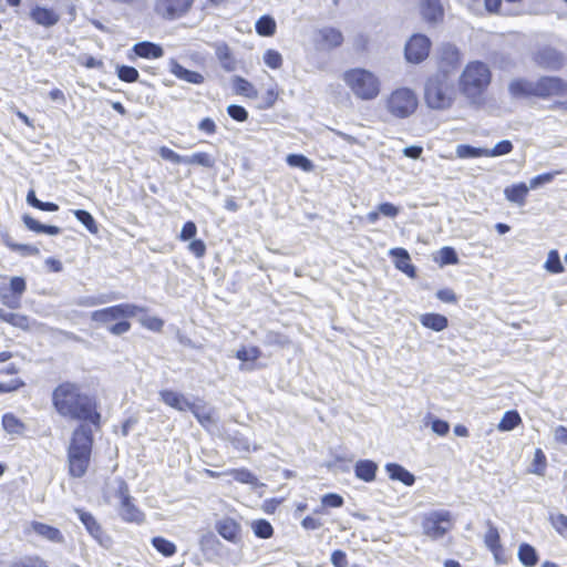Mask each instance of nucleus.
Masks as SVG:
<instances>
[{
	"label": "nucleus",
	"mask_w": 567,
	"mask_h": 567,
	"mask_svg": "<svg viewBox=\"0 0 567 567\" xmlns=\"http://www.w3.org/2000/svg\"><path fill=\"white\" fill-rule=\"evenodd\" d=\"M262 59L265 64L272 70L280 69L284 63L282 55L280 54L279 51L275 49H267L264 53Z\"/></svg>",
	"instance_id": "nucleus-53"
},
{
	"label": "nucleus",
	"mask_w": 567,
	"mask_h": 567,
	"mask_svg": "<svg viewBox=\"0 0 567 567\" xmlns=\"http://www.w3.org/2000/svg\"><path fill=\"white\" fill-rule=\"evenodd\" d=\"M547 470V457L542 449H536L528 473L544 476Z\"/></svg>",
	"instance_id": "nucleus-39"
},
{
	"label": "nucleus",
	"mask_w": 567,
	"mask_h": 567,
	"mask_svg": "<svg viewBox=\"0 0 567 567\" xmlns=\"http://www.w3.org/2000/svg\"><path fill=\"white\" fill-rule=\"evenodd\" d=\"M423 533L432 539L442 538L453 527V517L449 511H435L424 516Z\"/></svg>",
	"instance_id": "nucleus-10"
},
{
	"label": "nucleus",
	"mask_w": 567,
	"mask_h": 567,
	"mask_svg": "<svg viewBox=\"0 0 567 567\" xmlns=\"http://www.w3.org/2000/svg\"><path fill=\"white\" fill-rule=\"evenodd\" d=\"M421 14L427 22H437L442 20L444 11L440 0H422Z\"/></svg>",
	"instance_id": "nucleus-23"
},
{
	"label": "nucleus",
	"mask_w": 567,
	"mask_h": 567,
	"mask_svg": "<svg viewBox=\"0 0 567 567\" xmlns=\"http://www.w3.org/2000/svg\"><path fill=\"white\" fill-rule=\"evenodd\" d=\"M513 151V144L508 140L498 142L493 148H485V157H497L509 154Z\"/></svg>",
	"instance_id": "nucleus-56"
},
{
	"label": "nucleus",
	"mask_w": 567,
	"mask_h": 567,
	"mask_svg": "<svg viewBox=\"0 0 567 567\" xmlns=\"http://www.w3.org/2000/svg\"><path fill=\"white\" fill-rule=\"evenodd\" d=\"M30 528L40 537L43 539L53 543V544H63L64 543V536L62 532L51 525H48L42 522L32 520L30 523Z\"/></svg>",
	"instance_id": "nucleus-18"
},
{
	"label": "nucleus",
	"mask_w": 567,
	"mask_h": 567,
	"mask_svg": "<svg viewBox=\"0 0 567 567\" xmlns=\"http://www.w3.org/2000/svg\"><path fill=\"white\" fill-rule=\"evenodd\" d=\"M216 56H217L221 68L225 71H227V72L235 71L237 61H236L230 48L226 43H223L217 47Z\"/></svg>",
	"instance_id": "nucleus-33"
},
{
	"label": "nucleus",
	"mask_w": 567,
	"mask_h": 567,
	"mask_svg": "<svg viewBox=\"0 0 567 567\" xmlns=\"http://www.w3.org/2000/svg\"><path fill=\"white\" fill-rule=\"evenodd\" d=\"M514 97H535L551 101L549 110L567 114V81L558 75H543L536 81L516 79L509 83Z\"/></svg>",
	"instance_id": "nucleus-2"
},
{
	"label": "nucleus",
	"mask_w": 567,
	"mask_h": 567,
	"mask_svg": "<svg viewBox=\"0 0 567 567\" xmlns=\"http://www.w3.org/2000/svg\"><path fill=\"white\" fill-rule=\"evenodd\" d=\"M420 322L424 328L436 332L443 331L449 327V319L445 316L435 312L423 313L420 317Z\"/></svg>",
	"instance_id": "nucleus-27"
},
{
	"label": "nucleus",
	"mask_w": 567,
	"mask_h": 567,
	"mask_svg": "<svg viewBox=\"0 0 567 567\" xmlns=\"http://www.w3.org/2000/svg\"><path fill=\"white\" fill-rule=\"evenodd\" d=\"M169 72L178 80L187 82L189 84L200 85L205 82V76L197 72L184 68L178 61L171 60Z\"/></svg>",
	"instance_id": "nucleus-19"
},
{
	"label": "nucleus",
	"mask_w": 567,
	"mask_h": 567,
	"mask_svg": "<svg viewBox=\"0 0 567 567\" xmlns=\"http://www.w3.org/2000/svg\"><path fill=\"white\" fill-rule=\"evenodd\" d=\"M344 504V499L337 493H328L321 497V505L315 509V514H326L328 508H339Z\"/></svg>",
	"instance_id": "nucleus-37"
},
{
	"label": "nucleus",
	"mask_w": 567,
	"mask_h": 567,
	"mask_svg": "<svg viewBox=\"0 0 567 567\" xmlns=\"http://www.w3.org/2000/svg\"><path fill=\"white\" fill-rule=\"evenodd\" d=\"M320 43L327 49H334L343 43V35L340 30L331 27L319 30Z\"/></svg>",
	"instance_id": "nucleus-28"
},
{
	"label": "nucleus",
	"mask_w": 567,
	"mask_h": 567,
	"mask_svg": "<svg viewBox=\"0 0 567 567\" xmlns=\"http://www.w3.org/2000/svg\"><path fill=\"white\" fill-rule=\"evenodd\" d=\"M228 115L237 121V122H245L248 120V112L246 109L241 105L231 104L227 107Z\"/></svg>",
	"instance_id": "nucleus-61"
},
{
	"label": "nucleus",
	"mask_w": 567,
	"mask_h": 567,
	"mask_svg": "<svg viewBox=\"0 0 567 567\" xmlns=\"http://www.w3.org/2000/svg\"><path fill=\"white\" fill-rule=\"evenodd\" d=\"M251 528L256 537L268 539L274 536L272 525L264 518L256 519L251 523Z\"/></svg>",
	"instance_id": "nucleus-44"
},
{
	"label": "nucleus",
	"mask_w": 567,
	"mask_h": 567,
	"mask_svg": "<svg viewBox=\"0 0 567 567\" xmlns=\"http://www.w3.org/2000/svg\"><path fill=\"white\" fill-rule=\"evenodd\" d=\"M27 202L33 208L43 210V212H56L59 209L58 204L53 202H42L37 198L33 189H30L27 194Z\"/></svg>",
	"instance_id": "nucleus-47"
},
{
	"label": "nucleus",
	"mask_w": 567,
	"mask_h": 567,
	"mask_svg": "<svg viewBox=\"0 0 567 567\" xmlns=\"http://www.w3.org/2000/svg\"><path fill=\"white\" fill-rule=\"evenodd\" d=\"M225 475L231 476L236 482L240 484H251L255 485L257 483V477L250 472L248 468H230L225 471Z\"/></svg>",
	"instance_id": "nucleus-40"
},
{
	"label": "nucleus",
	"mask_w": 567,
	"mask_h": 567,
	"mask_svg": "<svg viewBox=\"0 0 567 567\" xmlns=\"http://www.w3.org/2000/svg\"><path fill=\"white\" fill-rule=\"evenodd\" d=\"M0 320L22 330L30 328V320L27 316L7 312L2 308H0Z\"/></svg>",
	"instance_id": "nucleus-36"
},
{
	"label": "nucleus",
	"mask_w": 567,
	"mask_h": 567,
	"mask_svg": "<svg viewBox=\"0 0 567 567\" xmlns=\"http://www.w3.org/2000/svg\"><path fill=\"white\" fill-rule=\"evenodd\" d=\"M73 215L75 218L84 225V227L93 235L99 233V226L94 219V217L86 210L75 209L73 210Z\"/></svg>",
	"instance_id": "nucleus-46"
},
{
	"label": "nucleus",
	"mask_w": 567,
	"mask_h": 567,
	"mask_svg": "<svg viewBox=\"0 0 567 567\" xmlns=\"http://www.w3.org/2000/svg\"><path fill=\"white\" fill-rule=\"evenodd\" d=\"M544 267L550 274L564 272V266L560 261V257L557 250H550L548 252V257Z\"/></svg>",
	"instance_id": "nucleus-54"
},
{
	"label": "nucleus",
	"mask_w": 567,
	"mask_h": 567,
	"mask_svg": "<svg viewBox=\"0 0 567 567\" xmlns=\"http://www.w3.org/2000/svg\"><path fill=\"white\" fill-rule=\"evenodd\" d=\"M492 83V71L482 61H470L457 80V90L474 106H482Z\"/></svg>",
	"instance_id": "nucleus-4"
},
{
	"label": "nucleus",
	"mask_w": 567,
	"mask_h": 567,
	"mask_svg": "<svg viewBox=\"0 0 567 567\" xmlns=\"http://www.w3.org/2000/svg\"><path fill=\"white\" fill-rule=\"evenodd\" d=\"M388 113L399 120L413 115L419 107V97L415 91L410 87H396L385 99Z\"/></svg>",
	"instance_id": "nucleus-8"
},
{
	"label": "nucleus",
	"mask_w": 567,
	"mask_h": 567,
	"mask_svg": "<svg viewBox=\"0 0 567 567\" xmlns=\"http://www.w3.org/2000/svg\"><path fill=\"white\" fill-rule=\"evenodd\" d=\"M436 297L442 301V302H445V303H452V305H455L457 303L458 301V297L456 296V293L450 289V288H444V289H440L437 292H436Z\"/></svg>",
	"instance_id": "nucleus-64"
},
{
	"label": "nucleus",
	"mask_w": 567,
	"mask_h": 567,
	"mask_svg": "<svg viewBox=\"0 0 567 567\" xmlns=\"http://www.w3.org/2000/svg\"><path fill=\"white\" fill-rule=\"evenodd\" d=\"M12 567H50L39 555H27L14 561Z\"/></svg>",
	"instance_id": "nucleus-51"
},
{
	"label": "nucleus",
	"mask_w": 567,
	"mask_h": 567,
	"mask_svg": "<svg viewBox=\"0 0 567 567\" xmlns=\"http://www.w3.org/2000/svg\"><path fill=\"white\" fill-rule=\"evenodd\" d=\"M141 324L153 332H161L164 327V320L158 317L153 316H143L140 319Z\"/></svg>",
	"instance_id": "nucleus-57"
},
{
	"label": "nucleus",
	"mask_w": 567,
	"mask_h": 567,
	"mask_svg": "<svg viewBox=\"0 0 567 567\" xmlns=\"http://www.w3.org/2000/svg\"><path fill=\"white\" fill-rule=\"evenodd\" d=\"M117 78L125 83H134L138 80L140 73L134 66L118 65L116 68Z\"/></svg>",
	"instance_id": "nucleus-52"
},
{
	"label": "nucleus",
	"mask_w": 567,
	"mask_h": 567,
	"mask_svg": "<svg viewBox=\"0 0 567 567\" xmlns=\"http://www.w3.org/2000/svg\"><path fill=\"white\" fill-rule=\"evenodd\" d=\"M234 89L238 95L248 97V99H257L258 91L256 87L246 79L241 76H236L234 79Z\"/></svg>",
	"instance_id": "nucleus-38"
},
{
	"label": "nucleus",
	"mask_w": 567,
	"mask_h": 567,
	"mask_svg": "<svg viewBox=\"0 0 567 567\" xmlns=\"http://www.w3.org/2000/svg\"><path fill=\"white\" fill-rule=\"evenodd\" d=\"M385 470L392 481L402 482L406 486H412L415 482L414 475L400 464L388 463Z\"/></svg>",
	"instance_id": "nucleus-26"
},
{
	"label": "nucleus",
	"mask_w": 567,
	"mask_h": 567,
	"mask_svg": "<svg viewBox=\"0 0 567 567\" xmlns=\"http://www.w3.org/2000/svg\"><path fill=\"white\" fill-rule=\"evenodd\" d=\"M548 520L553 528L561 536H567V515L563 513H553Z\"/></svg>",
	"instance_id": "nucleus-55"
},
{
	"label": "nucleus",
	"mask_w": 567,
	"mask_h": 567,
	"mask_svg": "<svg viewBox=\"0 0 567 567\" xmlns=\"http://www.w3.org/2000/svg\"><path fill=\"white\" fill-rule=\"evenodd\" d=\"M76 514L81 523L85 526L87 533L93 538L101 540L103 537V528L96 518L84 509H76Z\"/></svg>",
	"instance_id": "nucleus-24"
},
{
	"label": "nucleus",
	"mask_w": 567,
	"mask_h": 567,
	"mask_svg": "<svg viewBox=\"0 0 567 567\" xmlns=\"http://www.w3.org/2000/svg\"><path fill=\"white\" fill-rule=\"evenodd\" d=\"M196 234H197V227H196L195 223L192 220H188L183 225L178 238L182 241H186V240L194 238Z\"/></svg>",
	"instance_id": "nucleus-62"
},
{
	"label": "nucleus",
	"mask_w": 567,
	"mask_h": 567,
	"mask_svg": "<svg viewBox=\"0 0 567 567\" xmlns=\"http://www.w3.org/2000/svg\"><path fill=\"white\" fill-rule=\"evenodd\" d=\"M87 423H80L72 431L66 446V471L71 478H83L92 466L94 431Z\"/></svg>",
	"instance_id": "nucleus-3"
},
{
	"label": "nucleus",
	"mask_w": 567,
	"mask_h": 567,
	"mask_svg": "<svg viewBox=\"0 0 567 567\" xmlns=\"http://www.w3.org/2000/svg\"><path fill=\"white\" fill-rule=\"evenodd\" d=\"M195 0H155L154 12L163 20L174 21L185 17Z\"/></svg>",
	"instance_id": "nucleus-12"
},
{
	"label": "nucleus",
	"mask_w": 567,
	"mask_h": 567,
	"mask_svg": "<svg viewBox=\"0 0 567 567\" xmlns=\"http://www.w3.org/2000/svg\"><path fill=\"white\" fill-rule=\"evenodd\" d=\"M435 64L437 69L435 75H444L451 79V75L462 64V53L453 44H443L436 52Z\"/></svg>",
	"instance_id": "nucleus-11"
},
{
	"label": "nucleus",
	"mask_w": 567,
	"mask_h": 567,
	"mask_svg": "<svg viewBox=\"0 0 567 567\" xmlns=\"http://www.w3.org/2000/svg\"><path fill=\"white\" fill-rule=\"evenodd\" d=\"M389 255L393 258V262L396 269L404 272L410 278L416 276L415 267L411 262V257L406 249L398 247L392 248Z\"/></svg>",
	"instance_id": "nucleus-20"
},
{
	"label": "nucleus",
	"mask_w": 567,
	"mask_h": 567,
	"mask_svg": "<svg viewBox=\"0 0 567 567\" xmlns=\"http://www.w3.org/2000/svg\"><path fill=\"white\" fill-rule=\"evenodd\" d=\"M188 411H190L194 414V416L197 419L200 425L206 427L213 423L212 413L206 409L204 404L190 402Z\"/></svg>",
	"instance_id": "nucleus-42"
},
{
	"label": "nucleus",
	"mask_w": 567,
	"mask_h": 567,
	"mask_svg": "<svg viewBox=\"0 0 567 567\" xmlns=\"http://www.w3.org/2000/svg\"><path fill=\"white\" fill-rule=\"evenodd\" d=\"M217 533L226 540L236 542L240 535V525L234 518H224L216 524Z\"/></svg>",
	"instance_id": "nucleus-22"
},
{
	"label": "nucleus",
	"mask_w": 567,
	"mask_h": 567,
	"mask_svg": "<svg viewBox=\"0 0 567 567\" xmlns=\"http://www.w3.org/2000/svg\"><path fill=\"white\" fill-rule=\"evenodd\" d=\"M1 424L3 430L9 434L21 435L24 433L25 424L13 413H6L2 415Z\"/></svg>",
	"instance_id": "nucleus-34"
},
{
	"label": "nucleus",
	"mask_w": 567,
	"mask_h": 567,
	"mask_svg": "<svg viewBox=\"0 0 567 567\" xmlns=\"http://www.w3.org/2000/svg\"><path fill=\"white\" fill-rule=\"evenodd\" d=\"M279 97V91L277 85L269 87L260 97L258 109L269 110L271 109Z\"/></svg>",
	"instance_id": "nucleus-49"
},
{
	"label": "nucleus",
	"mask_w": 567,
	"mask_h": 567,
	"mask_svg": "<svg viewBox=\"0 0 567 567\" xmlns=\"http://www.w3.org/2000/svg\"><path fill=\"white\" fill-rule=\"evenodd\" d=\"M159 396L164 404L181 412L187 411L190 404L183 394L172 390H162Z\"/></svg>",
	"instance_id": "nucleus-21"
},
{
	"label": "nucleus",
	"mask_w": 567,
	"mask_h": 567,
	"mask_svg": "<svg viewBox=\"0 0 567 567\" xmlns=\"http://www.w3.org/2000/svg\"><path fill=\"white\" fill-rule=\"evenodd\" d=\"M287 163L290 166L299 167L303 172H311L315 168L313 163L302 154H290L287 156Z\"/></svg>",
	"instance_id": "nucleus-50"
},
{
	"label": "nucleus",
	"mask_w": 567,
	"mask_h": 567,
	"mask_svg": "<svg viewBox=\"0 0 567 567\" xmlns=\"http://www.w3.org/2000/svg\"><path fill=\"white\" fill-rule=\"evenodd\" d=\"M2 243L8 249L19 252L22 256H38L40 254L38 247L29 244L16 243L8 234L2 235Z\"/></svg>",
	"instance_id": "nucleus-30"
},
{
	"label": "nucleus",
	"mask_w": 567,
	"mask_h": 567,
	"mask_svg": "<svg viewBox=\"0 0 567 567\" xmlns=\"http://www.w3.org/2000/svg\"><path fill=\"white\" fill-rule=\"evenodd\" d=\"M528 190L525 183H518L506 187L504 194L507 200L523 206L526 203Z\"/></svg>",
	"instance_id": "nucleus-29"
},
{
	"label": "nucleus",
	"mask_w": 567,
	"mask_h": 567,
	"mask_svg": "<svg viewBox=\"0 0 567 567\" xmlns=\"http://www.w3.org/2000/svg\"><path fill=\"white\" fill-rule=\"evenodd\" d=\"M152 545L164 557H172L177 551L176 545L162 536L153 537Z\"/></svg>",
	"instance_id": "nucleus-41"
},
{
	"label": "nucleus",
	"mask_w": 567,
	"mask_h": 567,
	"mask_svg": "<svg viewBox=\"0 0 567 567\" xmlns=\"http://www.w3.org/2000/svg\"><path fill=\"white\" fill-rule=\"evenodd\" d=\"M342 79L354 96L359 100H374L381 92V82L379 78L367 69H349L343 73Z\"/></svg>",
	"instance_id": "nucleus-7"
},
{
	"label": "nucleus",
	"mask_w": 567,
	"mask_h": 567,
	"mask_svg": "<svg viewBox=\"0 0 567 567\" xmlns=\"http://www.w3.org/2000/svg\"><path fill=\"white\" fill-rule=\"evenodd\" d=\"M22 221L29 230L37 234L59 235L61 231L60 227L54 225H43L28 214L22 216Z\"/></svg>",
	"instance_id": "nucleus-31"
},
{
	"label": "nucleus",
	"mask_w": 567,
	"mask_h": 567,
	"mask_svg": "<svg viewBox=\"0 0 567 567\" xmlns=\"http://www.w3.org/2000/svg\"><path fill=\"white\" fill-rule=\"evenodd\" d=\"M29 17L33 23L47 29L56 25L61 19L60 13L54 8L40 4L31 7Z\"/></svg>",
	"instance_id": "nucleus-16"
},
{
	"label": "nucleus",
	"mask_w": 567,
	"mask_h": 567,
	"mask_svg": "<svg viewBox=\"0 0 567 567\" xmlns=\"http://www.w3.org/2000/svg\"><path fill=\"white\" fill-rule=\"evenodd\" d=\"M440 254V265H456L458 262V257L454 248L452 247H443L439 251Z\"/></svg>",
	"instance_id": "nucleus-58"
},
{
	"label": "nucleus",
	"mask_w": 567,
	"mask_h": 567,
	"mask_svg": "<svg viewBox=\"0 0 567 567\" xmlns=\"http://www.w3.org/2000/svg\"><path fill=\"white\" fill-rule=\"evenodd\" d=\"M424 102L429 109L449 110L455 102L453 81L444 75H431L424 85Z\"/></svg>",
	"instance_id": "nucleus-6"
},
{
	"label": "nucleus",
	"mask_w": 567,
	"mask_h": 567,
	"mask_svg": "<svg viewBox=\"0 0 567 567\" xmlns=\"http://www.w3.org/2000/svg\"><path fill=\"white\" fill-rule=\"evenodd\" d=\"M158 154L165 161H168L173 164H181L185 163V157L176 153L175 151L171 150L167 146H161L158 148Z\"/></svg>",
	"instance_id": "nucleus-59"
},
{
	"label": "nucleus",
	"mask_w": 567,
	"mask_h": 567,
	"mask_svg": "<svg viewBox=\"0 0 567 567\" xmlns=\"http://www.w3.org/2000/svg\"><path fill=\"white\" fill-rule=\"evenodd\" d=\"M517 557L525 567H535L539 560L536 549L528 543H522L519 545Z\"/></svg>",
	"instance_id": "nucleus-32"
},
{
	"label": "nucleus",
	"mask_w": 567,
	"mask_h": 567,
	"mask_svg": "<svg viewBox=\"0 0 567 567\" xmlns=\"http://www.w3.org/2000/svg\"><path fill=\"white\" fill-rule=\"evenodd\" d=\"M51 400L60 416L87 423L95 430L101 429L102 415L96 399L85 393L81 384L71 381L59 383L52 391Z\"/></svg>",
	"instance_id": "nucleus-1"
},
{
	"label": "nucleus",
	"mask_w": 567,
	"mask_h": 567,
	"mask_svg": "<svg viewBox=\"0 0 567 567\" xmlns=\"http://www.w3.org/2000/svg\"><path fill=\"white\" fill-rule=\"evenodd\" d=\"M534 64L544 71H560L567 64L566 54L550 44L538 47L532 54Z\"/></svg>",
	"instance_id": "nucleus-9"
},
{
	"label": "nucleus",
	"mask_w": 567,
	"mask_h": 567,
	"mask_svg": "<svg viewBox=\"0 0 567 567\" xmlns=\"http://www.w3.org/2000/svg\"><path fill=\"white\" fill-rule=\"evenodd\" d=\"M146 308L123 302L95 310L91 319L100 324L106 326L107 331L113 336H122L131 330L130 319L140 313H146Z\"/></svg>",
	"instance_id": "nucleus-5"
},
{
	"label": "nucleus",
	"mask_w": 567,
	"mask_h": 567,
	"mask_svg": "<svg viewBox=\"0 0 567 567\" xmlns=\"http://www.w3.org/2000/svg\"><path fill=\"white\" fill-rule=\"evenodd\" d=\"M378 472V465L371 460H360L354 465L355 476L367 483L375 480Z\"/></svg>",
	"instance_id": "nucleus-25"
},
{
	"label": "nucleus",
	"mask_w": 567,
	"mask_h": 567,
	"mask_svg": "<svg viewBox=\"0 0 567 567\" xmlns=\"http://www.w3.org/2000/svg\"><path fill=\"white\" fill-rule=\"evenodd\" d=\"M164 55V49L162 45L151 42V41H142L135 43L130 53L128 59L134 61L136 58L146 59V60H157Z\"/></svg>",
	"instance_id": "nucleus-17"
},
{
	"label": "nucleus",
	"mask_w": 567,
	"mask_h": 567,
	"mask_svg": "<svg viewBox=\"0 0 567 567\" xmlns=\"http://www.w3.org/2000/svg\"><path fill=\"white\" fill-rule=\"evenodd\" d=\"M522 423V417L516 410H511L504 413L498 429L501 431H512Z\"/></svg>",
	"instance_id": "nucleus-45"
},
{
	"label": "nucleus",
	"mask_w": 567,
	"mask_h": 567,
	"mask_svg": "<svg viewBox=\"0 0 567 567\" xmlns=\"http://www.w3.org/2000/svg\"><path fill=\"white\" fill-rule=\"evenodd\" d=\"M188 249L196 258H203L207 250L202 239H193L188 245Z\"/></svg>",
	"instance_id": "nucleus-63"
},
{
	"label": "nucleus",
	"mask_w": 567,
	"mask_h": 567,
	"mask_svg": "<svg viewBox=\"0 0 567 567\" xmlns=\"http://www.w3.org/2000/svg\"><path fill=\"white\" fill-rule=\"evenodd\" d=\"M484 543L486 547L492 550L493 548L499 546L501 543V536L496 527L491 526L485 536H484Z\"/></svg>",
	"instance_id": "nucleus-60"
},
{
	"label": "nucleus",
	"mask_w": 567,
	"mask_h": 567,
	"mask_svg": "<svg viewBox=\"0 0 567 567\" xmlns=\"http://www.w3.org/2000/svg\"><path fill=\"white\" fill-rule=\"evenodd\" d=\"M255 30L260 37H272L277 31L276 20L269 14L261 16L255 23Z\"/></svg>",
	"instance_id": "nucleus-35"
},
{
	"label": "nucleus",
	"mask_w": 567,
	"mask_h": 567,
	"mask_svg": "<svg viewBox=\"0 0 567 567\" xmlns=\"http://www.w3.org/2000/svg\"><path fill=\"white\" fill-rule=\"evenodd\" d=\"M456 156L458 158L485 157V148L474 147L467 144H461L456 147Z\"/></svg>",
	"instance_id": "nucleus-48"
},
{
	"label": "nucleus",
	"mask_w": 567,
	"mask_h": 567,
	"mask_svg": "<svg viewBox=\"0 0 567 567\" xmlns=\"http://www.w3.org/2000/svg\"><path fill=\"white\" fill-rule=\"evenodd\" d=\"M25 290L27 282L24 278L14 276L10 279L9 291L2 289L0 302L9 309H19L21 307L22 296Z\"/></svg>",
	"instance_id": "nucleus-15"
},
{
	"label": "nucleus",
	"mask_w": 567,
	"mask_h": 567,
	"mask_svg": "<svg viewBox=\"0 0 567 567\" xmlns=\"http://www.w3.org/2000/svg\"><path fill=\"white\" fill-rule=\"evenodd\" d=\"M431 47V40L426 35L421 33L413 34L404 48L405 59L410 63H421L429 56Z\"/></svg>",
	"instance_id": "nucleus-14"
},
{
	"label": "nucleus",
	"mask_w": 567,
	"mask_h": 567,
	"mask_svg": "<svg viewBox=\"0 0 567 567\" xmlns=\"http://www.w3.org/2000/svg\"><path fill=\"white\" fill-rule=\"evenodd\" d=\"M185 163L190 165H199L205 168H213L215 166L216 161L207 152H197L190 156H186Z\"/></svg>",
	"instance_id": "nucleus-43"
},
{
	"label": "nucleus",
	"mask_w": 567,
	"mask_h": 567,
	"mask_svg": "<svg viewBox=\"0 0 567 567\" xmlns=\"http://www.w3.org/2000/svg\"><path fill=\"white\" fill-rule=\"evenodd\" d=\"M117 496L121 499V512L122 519L126 523L142 524L145 520L144 513L134 504V499L130 495L128 485L123 481L118 485Z\"/></svg>",
	"instance_id": "nucleus-13"
}]
</instances>
